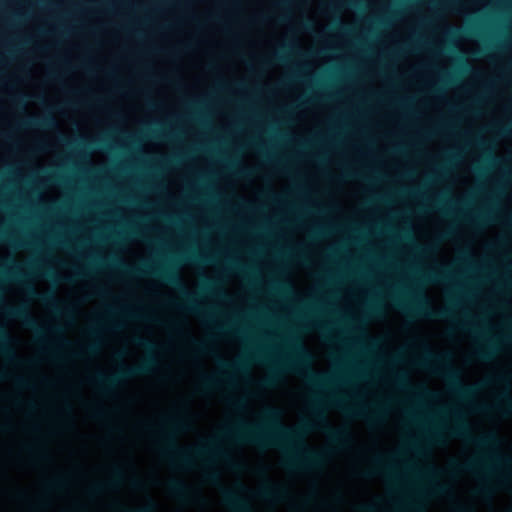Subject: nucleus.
<instances>
[{
	"label": "nucleus",
	"mask_w": 512,
	"mask_h": 512,
	"mask_svg": "<svg viewBox=\"0 0 512 512\" xmlns=\"http://www.w3.org/2000/svg\"><path fill=\"white\" fill-rule=\"evenodd\" d=\"M312 414L313 422H304L297 428H290L282 423V413L278 408L267 407L262 412L259 422L248 424L238 421L226 427L219 437L260 448H280L286 453L284 465L289 469L317 468L324 462V453L312 450L304 444L302 440L305 433L321 428L328 438L339 446L350 443L351 434L347 428L335 429L328 424L317 398L313 401Z\"/></svg>",
	"instance_id": "nucleus-1"
},
{
	"label": "nucleus",
	"mask_w": 512,
	"mask_h": 512,
	"mask_svg": "<svg viewBox=\"0 0 512 512\" xmlns=\"http://www.w3.org/2000/svg\"><path fill=\"white\" fill-rule=\"evenodd\" d=\"M189 429V424L182 417L170 418L166 422V430L163 432V454L174 464L190 469L193 459L198 457H215L225 460L231 467L236 468V464L230 456L218 445V438H213L205 442L202 446L196 448H181L175 441L174 434Z\"/></svg>",
	"instance_id": "nucleus-2"
},
{
	"label": "nucleus",
	"mask_w": 512,
	"mask_h": 512,
	"mask_svg": "<svg viewBox=\"0 0 512 512\" xmlns=\"http://www.w3.org/2000/svg\"><path fill=\"white\" fill-rule=\"evenodd\" d=\"M112 265L130 276H142L149 274L159 277L166 284L174 287L180 292L183 300L178 304L180 308H183L193 314L202 316L208 315L207 311L197 303L195 295L186 290L178 271L173 266H151L147 263H143L139 267L131 268L115 258L112 259Z\"/></svg>",
	"instance_id": "nucleus-3"
},
{
	"label": "nucleus",
	"mask_w": 512,
	"mask_h": 512,
	"mask_svg": "<svg viewBox=\"0 0 512 512\" xmlns=\"http://www.w3.org/2000/svg\"><path fill=\"white\" fill-rule=\"evenodd\" d=\"M422 356L416 361L421 368H431L441 375L450 385L451 390L459 397L467 399L471 397L475 388L463 385L460 381L459 371L451 364V355L448 353L435 354L426 343H422Z\"/></svg>",
	"instance_id": "nucleus-4"
},
{
	"label": "nucleus",
	"mask_w": 512,
	"mask_h": 512,
	"mask_svg": "<svg viewBox=\"0 0 512 512\" xmlns=\"http://www.w3.org/2000/svg\"><path fill=\"white\" fill-rule=\"evenodd\" d=\"M291 354L281 364V370L303 374L314 388H323L331 382L328 375L311 369V355L298 340L291 338L289 342Z\"/></svg>",
	"instance_id": "nucleus-5"
},
{
	"label": "nucleus",
	"mask_w": 512,
	"mask_h": 512,
	"mask_svg": "<svg viewBox=\"0 0 512 512\" xmlns=\"http://www.w3.org/2000/svg\"><path fill=\"white\" fill-rule=\"evenodd\" d=\"M157 365L153 355H148L140 364L132 367H123L117 373L106 375L97 373L92 381L104 395H111L121 381L150 373Z\"/></svg>",
	"instance_id": "nucleus-6"
},
{
	"label": "nucleus",
	"mask_w": 512,
	"mask_h": 512,
	"mask_svg": "<svg viewBox=\"0 0 512 512\" xmlns=\"http://www.w3.org/2000/svg\"><path fill=\"white\" fill-rule=\"evenodd\" d=\"M445 432H447L451 437L465 438L481 448L494 449L500 445V439L494 432L486 433L480 437H473L471 435L470 425L458 413L454 414L453 422L445 429Z\"/></svg>",
	"instance_id": "nucleus-7"
},
{
	"label": "nucleus",
	"mask_w": 512,
	"mask_h": 512,
	"mask_svg": "<svg viewBox=\"0 0 512 512\" xmlns=\"http://www.w3.org/2000/svg\"><path fill=\"white\" fill-rule=\"evenodd\" d=\"M395 302L399 308L411 316L446 319L451 315L449 309L432 310L429 300L423 294H413L409 303L397 299Z\"/></svg>",
	"instance_id": "nucleus-8"
},
{
	"label": "nucleus",
	"mask_w": 512,
	"mask_h": 512,
	"mask_svg": "<svg viewBox=\"0 0 512 512\" xmlns=\"http://www.w3.org/2000/svg\"><path fill=\"white\" fill-rule=\"evenodd\" d=\"M4 312L8 317L21 321L26 328L32 330L35 334L39 336L44 334L43 327L38 324L35 318L32 317L27 306H8L4 308Z\"/></svg>",
	"instance_id": "nucleus-9"
},
{
	"label": "nucleus",
	"mask_w": 512,
	"mask_h": 512,
	"mask_svg": "<svg viewBox=\"0 0 512 512\" xmlns=\"http://www.w3.org/2000/svg\"><path fill=\"white\" fill-rule=\"evenodd\" d=\"M494 460H500L498 456L494 455H483L479 458H476L472 461H469L465 464H460L457 462H454L452 464V471L458 472V471H465V472H491L492 466L490 465L491 461Z\"/></svg>",
	"instance_id": "nucleus-10"
},
{
	"label": "nucleus",
	"mask_w": 512,
	"mask_h": 512,
	"mask_svg": "<svg viewBox=\"0 0 512 512\" xmlns=\"http://www.w3.org/2000/svg\"><path fill=\"white\" fill-rule=\"evenodd\" d=\"M222 497L225 506L230 512H254L251 504L234 491L224 490Z\"/></svg>",
	"instance_id": "nucleus-11"
},
{
	"label": "nucleus",
	"mask_w": 512,
	"mask_h": 512,
	"mask_svg": "<svg viewBox=\"0 0 512 512\" xmlns=\"http://www.w3.org/2000/svg\"><path fill=\"white\" fill-rule=\"evenodd\" d=\"M257 496L263 500L280 502L288 496V490L282 485L267 484L258 490Z\"/></svg>",
	"instance_id": "nucleus-12"
},
{
	"label": "nucleus",
	"mask_w": 512,
	"mask_h": 512,
	"mask_svg": "<svg viewBox=\"0 0 512 512\" xmlns=\"http://www.w3.org/2000/svg\"><path fill=\"white\" fill-rule=\"evenodd\" d=\"M20 126L25 129L30 128H41V129H50L56 126V121L52 116H44V117H28L20 122Z\"/></svg>",
	"instance_id": "nucleus-13"
},
{
	"label": "nucleus",
	"mask_w": 512,
	"mask_h": 512,
	"mask_svg": "<svg viewBox=\"0 0 512 512\" xmlns=\"http://www.w3.org/2000/svg\"><path fill=\"white\" fill-rule=\"evenodd\" d=\"M27 294L33 298L41 301L43 304L48 305L52 308H54L57 312H60L58 309V300L55 298L53 293L47 292V293H38L35 288L32 285L26 286Z\"/></svg>",
	"instance_id": "nucleus-14"
},
{
	"label": "nucleus",
	"mask_w": 512,
	"mask_h": 512,
	"mask_svg": "<svg viewBox=\"0 0 512 512\" xmlns=\"http://www.w3.org/2000/svg\"><path fill=\"white\" fill-rule=\"evenodd\" d=\"M0 342L3 344L1 354L8 360H16L17 356L14 348L12 347V338L8 331L0 325Z\"/></svg>",
	"instance_id": "nucleus-15"
},
{
	"label": "nucleus",
	"mask_w": 512,
	"mask_h": 512,
	"mask_svg": "<svg viewBox=\"0 0 512 512\" xmlns=\"http://www.w3.org/2000/svg\"><path fill=\"white\" fill-rule=\"evenodd\" d=\"M497 352L498 346L496 345V342L489 338L484 345L476 350L475 356L479 360L489 361L496 355Z\"/></svg>",
	"instance_id": "nucleus-16"
},
{
	"label": "nucleus",
	"mask_w": 512,
	"mask_h": 512,
	"mask_svg": "<svg viewBox=\"0 0 512 512\" xmlns=\"http://www.w3.org/2000/svg\"><path fill=\"white\" fill-rule=\"evenodd\" d=\"M124 479V473L121 468L114 467L112 471V479L107 484H95L91 487L92 494L101 493L107 486L113 487L118 485Z\"/></svg>",
	"instance_id": "nucleus-17"
},
{
	"label": "nucleus",
	"mask_w": 512,
	"mask_h": 512,
	"mask_svg": "<svg viewBox=\"0 0 512 512\" xmlns=\"http://www.w3.org/2000/svg\"><path fill=\"white\" fill-rule=\"evenodd\" d=\"M392 467L387 462L383 460L382 457H377L374 459V468L367 470L364 472L363 476L365 477H372L377 474H385L387 476L391 475Z\"/></svg>",
	"instance_id": "nucleus-18"
},
{
	"label": "nucleus",
	"mask_w": 512,
	"mask_h": 512,
	"mask_svg": "<svg viewBox=\"0 0 512 512\" xmlns=\"http://www.w3.org/2000/svg\"><path fill=\"white\" fill-rule=\"evenodd\" d=\"M343 410L349 414H352L353 416H356V417H366L371 422L379 421L382 417V412H383L381 407H377L373 412H371L369 414L366 413V411L363 408H344L343 407Z\"/></svg>",
	"instance_id": "nucleus-19"
},
{
	"label": "nucleus",
	"mask_w": 512,
	"mask_h": 512,
	"mask_svg": "<svg viewBox=\"0 0 512 512\" xmlns=\"http://www.w3.org/2000/svg\"><path fill=\"white\" fill-rule=\"evenodd\" d=\"M169 493L179 499H185L189 495L188 486L181 480H171L167 484Z\"/></svg>",
	"instance_id": "nucleus-20"
},
{
	"label": "nucleus",
	"mask_w": 512,
	"mask_h": 512,
	"mask_svg": "<svg viewBox=\"0 0 512 512\" xmlns=\"http://www.w3.org/2000/svg\"><path fill=\"white\" fill-rule=\"evenodd\" d=\"M500 402L495 406V409L500 411L504 415H509L512 413V397L509 393H503L500 396Z\"/></svg>",
	"instance_id": "nucleus-21"
},
{
	"label": "nucleus",
	"mask_w": 512,
	"mask_h": 512,
	"mask_svg": "<svg viewBox=\"0 0 512 512\" xmlns=\"http://www.w3.org/2000/svg\"><path fill=\"white\" fill-rule=\"evenodd\" d=\"M424 277L429 282H445L451 278V274L447 268H442L438 272H429Z\"/></svg>",
	"instance_id": "nucleus-22"
},
{
	"label": "nucleus",
	"mask_w": 512,
	"mask_h": 512,
	"mask_svg": "<svg viewBox=\"0 0 512 512\" xmlns=\"http://www.w3.org/2000/svg\"><path fill=\"white\" fill-rule=\"evenodd\" d=\"M100 349V342L98 340H94L87 345L83 346L78 352L74 354L75 357H81L83 355H95Z\"/></svg>",
	"instance_id": "nucleus-23"
},
{
	"label": "nucleus",
	"mask_w": 512,
	"mask_h": 512,
	"mask_svg": "<svg viewBox=\"0 0 512 512\" xmlns=\"http://www.w3.org/2000/svg\"><path fill=\"white\" fill-rule=\"evenodd\" d=\"M280 377V371L274 370L270 375H268L265 379L261 380L258 385L262 388H270L273 387Z\"/></svg>",
	"instance_id": "nucleus-24"
},
{
	"label": "nucleus",
	"mask_w": 512,
	"mask_h": 512,
	"mask_svg": "<svg viewBox=\"0 0 512 512\" xmlns=\"http://www.w3.org/2000/svg\"><path fill=\"white\" fill-rule=\"evenodd\" d=\"M133 343L149 352L154 351L156 348L152 341L139 336L133 338Z\"/></svg>",
	"instance_id": "nucleus-25"
},
{
	"label": "nucleus",
	"mask_w": 512,
	"mask_h": 512,
	"mask_svg": "<svg viewBox=\"0 0 512 512\" xmlns=\"http://www.w3.org/2000/svg\"><path fill=\"white\" fill-rule=\"evenodd\" d=\"M222 366L233 372H245L247 369V366L244 361H236L232 364L223 362Z\"/></svg>",
	"instance_id": "nucleus-26"
},
{
	"label": "nucleus",
	"mask_w": 512,
	"mask_h": 512,
	"mask_svg": "<svg viewBox=\"0 0 512 512\" xmlns=\"http://www.w3.org/2000/svg\"><path fill=\"white\" fill-rule=\"evenodd\" d=\"M400 512H423V507L418 501H413L405 504Z\"/></svg>",
	"instance_id": "nucleus-27"
},
{
	"label": "nucleus",
	"mask_w": 512,
	"mask_h": 512,
	"mask_svg": "<svg viewBox=\"0 0 512 512\" xmlns=\"http://www.w3.org/2000/svg\"><path fill=\"white\" fill-rule=\"evenodd\" d=\"M217 385V380L215 377L210 375H203L201 386L203 390H210Z\"/></svg>",
	"instance_id": "nucleus-28"
},
{
	"label": "nucleus",
	"mask_w": 512,
	"mask_h": 512,
	"mask_svg": "<svg viewBox=\"0 0 512 512\" xmlns=\"http://www.w3.org/2000/svg\"><path fill=\"white\" fill-rule=\"evenodd\" d=\"M428 439L435 444H442L444 442V435L442 430L435 429L430 431Z\"/></svg>",
	"instance_id": "nucleus-29"
},
{
	"label": "nucleus",
	"mask_w": 512,
	"mask_h": 512,
	"mask_svg": "<svg viewBox=\"0 0 512 512\" xmlns=\"http://www.w3.org/2000/svg\"><path fill=\"white\" fill-rule=\"evenodd\" d=\"M124 512H156V503L149 499L147 505L134 510H125Z\"/></svg>",
	"instance_id": "nucleus-30"
},
{
	"label": "nucleus",
	"mask_w": 512,
	"mask_h": 512,
	"mask_svg": "<svg viewBox=\"0 0 512 512\" xmlns=\"http://www.w3.org/2000/svg\"><path fill=\"white\" fill-rule=\"evenodd\" d=\"M66 484V480L63 477H57L47 482L49 489H60Z\"/></svg>",
	"instance_id": "nucleus-31"
},
{
	"label": "nucleus",
	"mask_w": 512,
	"mask_h": 512,
	"mask_svg": "<svg viewBox=\"0 0 512 512\" xmlns=\"http://www.w3.org/2000/svg\"><path fill=\"white\" fill-rule=\"evenodd\" d=\"M20 266L13 262V269L9 273H5L10 278H13L15 280H21L25 275L20 272Z\"/></svg>",
	"instance_id": "nucleus-32"
},
{
	"label": "nucleus",
	"mask_w": 512,
	"mask_h": 512,
	"mask_svg": "<svg viewBox=\"0 0 512 512\" xmlns=\"http://www.w3.org/2000/svg\"><path fill=\"white\" fill-rule=\"evenodd\" d=\"M490 219V216L486 213H481L479 215H477L476 217H474L473 219H471V223L474 225V226H481L483 224H486V222Z\"/></svg>",
	"instance_id": "nucleus-33"
},
{
	"label": "nucleus",
	"mask_w": 512,
	"mask_h": 512,
	"mask_svg": "<svg viewBox=\"0 0 512 512\" xmlns=\"http://www.w3.org/2000/svg\"><path fill=\"white\" fill-rule=\"evenodd\" d=\"M449 491V488L447 485L441 484V483H433L432 484V492L437 495H443Z\"/></svg>",
	"instance_id": "nucleus-34"
},
{
	"label": "nucleus",
	"mask_w": 512,
	"mask_h": 512,
	"mask_svg": "<svg viewBox=\"0 0 512 512\" xmlns=\"http://www.w3.org/2000/svg\"><path fill=\"white\" fill-rule=\"evenodd\" d=\"M394 380L396 384L401 387H405L408 385V377L405 373H396L394 375Z\"/></svg>",
	"instance_id": "nucleus-35"
},
{
	"label": "nucleus",
	"mask_w": 512,
	"mask_h": 512,
	"mask_svg": "<svg viewBox=\"0 0 512 512\" xmlns=\"http://www.w3.org/2000/svg\"><path fill=\"white\" fill-rule=\"evenodd\" d=\"M205 477L209 482L215 483L216 481L219 480L220 475L216 471H209L205 474Z\"/></svg>",
	"instance_id": "nucleus-36"
},
{
	"label": "nucleus",
	"mask_w": 512,
	"mask_h": 512,
	"mask_svg": "<svg viewBox=\"0 0 512 512\" xmlns=\"http://www.w3.org/2000/svg\"><path fill=\"white\" fill-rule=\"evenodd\" d=\"M216 283L210 279H205L203 289L207 292H214Z\"/></svg>",
	"instance_id": "nucleus-37"
},
{
	"label": "nucleus",
	"mask_w": 512,
	"mask_h": 512,
	"mask_svg": "<svg viewBox=\"0 0 512 512\" xmlns=\"http://www.w3.org/2000/svg\"><path fill=\"white\" fill-rule=\"evenodd\" d=\"M216 329H217L218 331L230 332V333H232V334H237V335L240 333L239 329L233 328V326H232V325H227V326H218Z\"/></svg>",
	"instance_id": "nucleus-38"
},
{
	"label": "nucleus",
	"mask_w": 512,
	"mask_h": 512,
	"mask_svg": "<svg viewBox=\"0 0 512 512\" xmlns=\"http://www.w3.org/2000/svg\"><path fill=\"white\" fill-rule=\"evenodd\" d=\"M195 348L198 352L201 353H207L208 352V346L204 342H194Z\"/></svg>",
	"instance_id": "nucleus-39"
},
{
	"label": "nucleus",
	"mask_w": 512,
	"mask_h": 512,
	"mask_svg": "<svg viewBox=\"0 0 512 512\" xmlns=\"http://www.w3.org/2000/svg\"><path fill=\"white\" fill-rule=\"evenodd\" d=\"M452 512H474L472 508L465 505H457L452 509Z\"/></svg>",
	"instance_id": "nucleus-40"
},
{
	"label": "nucleus",
	"mask_w": 512,
	"mask_h": 512,
	"mask_svg": "<svg viewBox=\"0 0 512 512\" xmlns=\"http://www.w3.org/2000/svg\"><path fill=\"white\" fill-rule=\"evenodd\" d=\"M17 385H19L22 388H31V383L25 378H17L16 379Z\"/></svg>",
	"instance_id": "nucleus-41"
},
{
	"label": "nucleus",
	"mask_w": 512,
	"mask_h": 512,
	"mask_svg": "<svg viewBox=\"0 0 512 512\" xmlns=\"http://www.w3.org/2000/svg\"><path fill=\"white\" fill-rule=\"evenodd\" d=\"M185 260H190V261H194V262H200V261H208L207 259H203L201 258L199 255L197 254H192V255H187L185 257H183Z\"/></svg>",
	"instance_id": "nucleus-42"
},
{
	"label": "nucleus",
	"mask_w": 512,
	"mask_h": 512,
	"mask_svg": "<svg viewBox=\"0 0 512 512\" xmlns=\"http://www.w3.org/2000/svg\"><path fill=\"white\" fill-rule=\"evenodd\" d=\"M425 474H426L427 476H429V477H430V476H431V477H434V476H436V475H438V474H439V470H438V469H436L434 466H429V467H428V469L426 470Z\"/></svg>",
	"instance_id": "nucleus-43"
},
{
	"label": "nucleus",
	"mask_w": 512,
	"mask_h": 512,
	"mask_svg": "<svg viewBox=\"0 0 512 512\" xmlns=\"http://www.w3.org/2000/svg\"><path fill=\"white\" fill-rule=\"evenodd\" d=\"M361 508L365 512H378L377 507L372 504L363 505Z\"/></svg>",
	"instance_id": "nucleus-44"
},
{
	"label": "nucleus",
	"mask_w": 512,
	"mask_h": 512,
	"mask_svg": "<svg viewBox=\"0 0 512 512\" xmlns=\"http://www.w3.org/2000/svg\"><path fill=\"white\" fill-rule=\"evenodd\" d=\"M485 161L488 163V164H495L497 162V158L494 157L491 153H488L485 157Z\"/></svg>",
	"instance_id": "nucleus-45"
},
{
	"label": "nucleus",
	"mask_w": 512,
	"mask_h": 512,
	"mask_svg": "<svg viewBox=\"0 0 512 512\" xmlns=\"http://www.w3.org/2000/svg\"><path fill=\"white\" fill-rule=\"evenodd\" d=\"M370 312H371L372 314H374V315H377V314H379V313L381 312V308H380V306H379V305H377V304H373V305H371V307H370Z\"/></svg>",
	"instance_id": "nucleus-46"
},
{
	"label": "nucleus",
	"mask_w": 512,
	"mask_h": 512,
	"mask_svg": "<svg viewBox=\"0 0 512 512\" xmlns=\"http://www.w3.org/2000/svg\"><path fill=\"white\" fill-rule=\"evenodd\" d=\"M272 60H275V61H278V62H284L285 61V56L282 53H275L273 55Z\"/></svg>",
	"instance_id": "nucleus-47"
},
{
	"label": "nucleus",
	"mask_w": 512,
	"mask_h": 512,
	"mask_svg": "<svg viewBox=\"0 0 512 512\" xmlns=\"http://www.w3.org/2000/svg\"><path fill=\"white\" fill-rule=\"evenodd\" d=\"M93 415L96 418H101L104 415V413H103L102 409L96 408V409H93Z\"/></svg>",
	"instance_id": "nucleus-48"
},
{
	"label": "nucleus",
	"mask_w": 512,
	"mask_h": 512,
	"mask_svg": "<svg viewBox=\"0 0 512 512\" xmlns=\"http://www.w3.org/2000/svg\"><path fill=\"white\" fill-rule=\"evenodd\" d=\"M361 3L362 2L359 0H349L347 2V5L352 6V7H359L361 5Z\"/></svg>",
	"instance_id": "nucleus-49"
},
{
	"label": "nucleus",
	"mask_w": 512,
	"mask_h": 512,
	"mask_svg": "<svg viewBox=\"0 0 512 512\" xmlns=\"http://www.w3.org/2000/svg\"><path fill=\"white\" fill-rule=\"evenodd\" d=\"M479 493L486 496L490 494V489L487 486H483L479 489Z\"/></svg>",
	"instance_id": "nucleus-50"
},
{
	"label": "nucleus",
	"mask_w": 512,
	"mask_h": 512,
	"mask_svg": "<svg viewBox=\"0 0 512 512\" xmlns=\"http://www.w3.org/2000/svg\"><path fill=\"white\" fill-rule=\"evenodd\" d=\"M231 268L237 271H245V268L243 266H240L238 263H232Z\"/></svg>",
	"instance_id": "nucleus-51"
},
{
	"label": "nucleus",
	"mask_w": 512,
	"mask_h": 512,
	"mask_svg": "<svg viewBox=\"0 0 512 512\" xmlns=\"http://www.w3.org/2000/svg\"><path fill=\"white\" fill-rule=\"evenodd\" d=\"M330 403L333 404L334 406L341 407L340 400H338L336 398H330Z\"/></svg>",
	"instance_id": "nucleus-52"
},
{
	"label": "nucleus",
	"mask_w": 512,
	"mask_h": 512,
	"mask_svg": "<svg viewBox=\"0 0 512 512\" xmlns=\"http://www.w3.org/2000/svg\"><path fill=\"white\" fill-rule=\"evenodd\" d=\"M238 173L241 175V176H246V175H249L250 174V170L248 169H241L238 171Z\"/></svg>",
	"instance_id": "nucleus-53"
},
{
	"label": "nucleus",
	"mask_w": 512,
	"mask_h": 512,
	"mask_svg": "<svg viewBox=\"0 0 512 512\" xmlns=\"http://www.w3.org/2000/svg\"><path fill=\"white\" fill-rule=\"evenodd\" d=\"M459 32L460 30L458 28L453 27L450 29V34H452L453 36H458Z\"/></svg>",
	"instance_id": "nucleus-54"
},
{
	"label": "nucleus",
	"mask_w": 512,
	"mask_h": 512,
	"mask_svg": "<svg viewBox=\"0 0 512 512\" xmlns=\"http://www.w3.org/2000/svg\"><path fill=\"white\" fill-rule=\"evenodd\" d=\"M446 202V198H445V195H442L441 197H439V199L437 200V204L438 205H442Z\"/></svg>",
	"instance_id": "nucleus-55"
},
{
	"label": "nucleus",
	"mask_w": 512,
	"mask_h": 512,
	"mask_svg": "<svg viewBox=\"0 0 512 512\" xmlns=\"http://www.w3.org/2000/svg\"><path fill=\"white\" fill-rule=\"evenodd\" d=\"M131 484H132V486H133L134 488H139V487L141 486V483H140V481H139V480H133V481L131 482Z\"/></svg>",
	"instance_id": "nucleus-56"
},
{
	"label": "nucleus",
	"mask_w": 512,
	"mask_h": 512,
	"mask_svg": "<svg viewBox=\"0 0 512 512\" xmlns=\"http://www.w3.org/2000/svg\"><path fill=\"white\" fill-rule=\"evenodd\" d=\"M281 291H282L283 293H290V292H291V289H290V287H288V286H281Z\"/></svg>",
	"instance_id": "nucleus-57"
},
{
	"label": "nucleus",
	"mask_w": 512,
	"mask_h": 512,
	"mask_svg": "<svg viewBox=\"0 0 512 512\" xmlns=\"http://www.w3.org/2000/svg\"><path fill=\"white\" fill-rule=\"evenodd\" d=\"M17 100L21 103L22 106L25 105V96L21 95L17 98Z\"/></svg>",
	"instance_id": "nucleus-58"
},
{
	"label": "nucleus",
	"mask_w": 512,
	"mask_h": 512,
	"mask_svg": "<svg viewBox=\"0 0 512 512\" xmlns=\"http://www.w3.org/2000/svg\"><path fill=\"white\" fill-rule=\"evenodd\" d=\"M237 488H238V490H240L242 492H246L247 491V488L244 485H242V484H238Z\"/></svg>",
	"instance_id": "nucleus-59"
},
{
	"label": "nucleus",
	"mask_w": 512,
	"mask_h": 512,
	"mask_svg": "<svg viewBox=\"0 0 512 512\" xmlns=\"http://www.w3.org/2000/svg\"><path fill=\"white\" fill-rule=\"evenodd\" d=\"M90 335H91L93 338H96V337H97V331H96V329H91V330H90Z\"/></svg>",
	"instance_id": "nucleus-60"
},
{
	"label": "nucleus",
	"mask_w": 512,
	"mask_h": 512,
	"mask_svg": "<svg viewBox=\"0 0 512 512\" xmlns=\"http://www.w3.org/2000/svg\"><path fill=\"white\" fill-rule=\"evenodd\" d=\"M338 26H339V28H340L342 31H344V32H348V28H347V26L342 25V24H340V23L338 24Z\"/></svg>",
	"instance_id": "nucleus-61"
},
{
	"label": "nucleus",
	"mask_w": 512,
	"mask_h": 512,
	"mask_svg": "<svg viewBox=\"0 0 512 512\" xmlns=\"http://www.w3.org/2000/svg\"><path fill=\"white\" fill-rule=\"evenodd\" d=\"M452 234V231L451 230H448L446 231L444 234H443V238H448L450 237V235Z\"/></svg>",
	"instance_id": "nucleus-62"
},
{
	"label": "nucleus",
	"mask_w": 512,
	"mask_h": 512,
	"mask_svg": "<svg viewBox=\"0 0 512 512\" xmlns=\"http://www.w3.org/2000/svg\"><path fill=\"white\" fill-rule=\"evenodd\" d=\"M62 344L65 345V346H70L71 343L69 341H67L66 339H62Z\"/></svg>",
	"instance_id": "nucleus-63"
},
{
	"label": "nucleus",
	"mask_w": 512,
	"mask_h": 512,
	"mask_svg": "<svg viewBox=\"0 0 512 512\" xmlns=\"http://www.w3.org/2000/svg\"><path fill=\"white\" fill-rule=\"evenodd\" d=\"M49 331L50 332H59L60 329L59 328H56V327H52V328H49Z\"/></svg>",
	"instance_id": "nucleus-64"
}]
</instances>
